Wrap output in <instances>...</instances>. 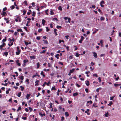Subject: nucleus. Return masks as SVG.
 I'll return each mask as SVG.
<instances>
[{
	"label": "nucleus",
	"mask_w": 121,
	"mask_h": 121,
	"mask_svg": "<svg viewBox=\"0 0 121 121\" xmlns=\"http://www.w3.org/2000/svg\"><path fill=\"white\" fill-rule=\"evenodd\" d=\"M21 51L20 49H19V46H17V51L16 52V53L17 55H19L20 54V52Z\"/></svg>",
	"instance_id": "1"
},
{
	"label": "nucleus",
	"mask_w": 121,
	"mask_h": 121,
	"mask_svg": "<svg viewBox=\"0 0 121 121\" xmlns=\"http://www.w3.org/2000/svg\"><path fill=\"white\" fill-rule=\"evenodd\" d=\"M6 45V43H4L3 42L2 44L0 46V49L2 50H4V49L2 48L4 47Z\"/></svg>",
	"instance_id": "2"
},
{
	"label": "nucleus",
	"mask_w": 121,
	"mask_h": 121,
	"mask_svg": "<svg viewBox=\"0 0 121 121\" xmlns=\"http://www.w3.org/2000/svg\"><path fill=\"white\" fill-rule=\"evenodd\" d=\"M104 4V0H102L100 2V5L102 7H104V5H103L102 4Z\"/></svg>",
	"instance_id": "3"
},
{
	"label": "nucleus",
	"mask_w": 121,
	"mask_h": 121,
	"mask_svg": "<svg viewBox=\"0 0 121 121\" xmlns=\"http://www.w3.org/2000/svg\"><path fill=\"white\" fill-rule=\"evenodd\" d=\"M92 53L93 54V56L95 58H96L97 57V54L95 52H92Z\"/></svg>",
	"instance_id": "4"
},
{
	"label": "nucleus",
	"mask_w": 121,
	"mask_h": 121,
	"mask_svg": "<svg viewBox=\"0 0 121 121\" xmlns=\"http://www.w3.org/2000/svg\"><path fill=\"white\" fill-rule=\"evenodd\" d=\"M43 41L44 42V44H48V43L47 40H43Z\"/></svg>",
	"instance_id": "5"
},
{
	"label": "nucleus",
	"mask_w": 121,
	"mask_h": 121,
	"mask_svg": "<svg viewBox=\"0 0 121 121\" xmlns=\"http://www.w3.org/2000/svg\"><path fill=\"white\" fill-rule=\"evenodd\" d=\"M39 115L41 117H43V116H45L46 115V114L45 113L42 114L41 112H39Z\"/></svg>",
	"instance_id": "6"
},
{
	"label": "nucleus",
	"mask_w": 121,
	"mask_h": 121,
	"mask_svg": "<svg viewBox=\"0 0 121 121\" xmlns=\"http://www.w3.org/2000/svg\"><path fill=\"white\" fill-rule=\"evenodd\" d=\"M30 57L31 60L35 59V56H30Z\"/></svg>",
	"instance_id": "7"
},
{
	"label": "nucleus",
	"mask_w": 121,
	"mask_h": 121,
	"mask_svg": "<svg viewBox=\"0 0 121 121\" xmlns=\"http://www.w3.org/2000/svg\"><path fill=\"white\" fill-rule=\"evenodd\" d=\"M57 31V29H55L54 30V32L55 33V35L56 36L57 35V33L56 31Z\"/></svg>",
	"instance_id": "8"
},
{
	"label": "nucleus",
	"mask_w": 121,
	"mask_h": 121,
	"mask_svg": "<svg viewBox=\"0 0 121 121\" xmlns=\"http://www.w3.org/2000/svg\"><path fill=\"white\" fill-rule=\"evenodd\" d=\"M40 74L41 75H42L43 77H44L45 76V75L44 74V72L43 71H41Z\"/></svg>",
	"instance_id": "9"
},
{
	"label": "nucleus",
	"mask_w": 121,
	"mask_h": 121,
	"mask_svg": "<svg viewBox=\"0 0 121 121\" xmlns=\"http://www.w3.org/2000/svg\"><path fill=\"white\" fill-rule=\"evenodd\" d=\"M86 85L87 86H88L90 85L89 82V81L87 80L86 82Z\"/></svg>",
	"instance_id": "10"
},
{
	"label": "nucleus",
	"mask_w": 121,
	"mask_h": 121,
	"mask_svg": "<svg viewBox=\"0 0 121 121\" xmlns=\"http://www.w3.org/2000/svg\"><path fill=\"white\" fill-rule=\"evenodd\" d=\"M46 22L45 21L44 19H43L42 20V23L43 26L45 24Z\"/></svg>",
	"instance_id": "11"
},
{
	"label": "nucleus",
	"mask_w": 121,
	"mask_h": 121,
	"mask_svg": "<svg viewBox=\"0 0 121 121\" xmlns=\"http://www.w3.org/2000/svg\"><path fill=\"white\" fill-rule=\"evenodd\" d=\"M9 41H10V42H11L12 41H13V42H14L15 40V39L14 38H13L12 39H10V38H9Z\"/></svg>",
	"instance_id": "12"
},
{
	"label": "nucleus",
	"mask_w": 121,
	"mask_h": 121,
	"mask_svg": "<svg viewBox=\"0 0 121 121\" xmlns=\"http://www.w3.org/2000/svg\"><path fill=\"white\" fill-rule=\"evenodd\" d=\"M30 95H31V94H27V95H26V98H27V99H29V97L30 96Z\"/></svg>",
	"instance_id": "13"
},
{
	"label": "nucleus",
	"mask_w": 121,
	"mask_h": 121,
	"mask_svg": "<svg viewBox=\"0 0 121 121\" xmlns=\"http://www.w3.org/2000/svg\"><path fill=\"white\" fill-rule=\"evenodd\" d=\"M74 70L75 69L74 68H73L72 69L70 70V73H72L74 72Z\"/></svg>",
	"instance_id": "14"
},
{
	"label": "nucleus",
	"mask_w": 121,
	"mask_h": 121,
	"mask_svg": "<svg viewBox=\"0 0 121 121\" xmlns=\"http://www.w3.org/2000/svg\"><path fill=\"white\" fill-rule=\"evenodd\" d=\"M78 95V93L77 92H76L75 93H74L73 94V96L75 97L77 95Z\"/></svg>",
	"instance_id": "15"
},
{
	"label": "nucleus",
	"mask_w": 121,
	"mask_h": 121,
	"mask_svg": "<svg viewBox=\"0 0 121 121\" xmlns=\"http://www.w3.org/2000/svg\"><path fill=\"white\" fill-rule=\"evenodd\" d=\"M28 61V60H24L23 61V63L24 64H25Z\"/></svg>",
	"instance_id": "16"
},
{
	"label": "nucleus",
	"mask_w": 121,
	"mask_h": 121,
	"mask_svg": "<svg viewBox=\"0 0 121 121\" xmlns=\"http://www.w3.org/2000/svg\"><path fill=\"white\" fill-rule=\"evenodd\" d=\"M19 78L20 79L23 80L24 79V76H23L22 75L19 77Z\"/></svg>",
	"instance_id": "17"
},
{
	"label": "nucleus",
	"mask_w": 121,
	"mask_h": 121,
	"mask_svg": "<svg viewBox=\"0 0 121 121\" xmlns=\"http://www.w3.org/2000/svg\"><path fill=\"white\" fill-rule=\"evenodd\" d=\"M65 115L66 116V117H68L69 116V114L67 112H65Z\"/></svg>",
	"instance_id": "18"
},
{
	"label": "nucleus",
	"mask_w": 121,
	"mask_h": 121,
	"mask_svg": "<svg viewBox=\"0 0 121 121\" xmlns=\"http://www.w3.org/2000/svg\"><path fill=\"white\" fill-rule=\"evenodd\" d=\"M108 112H107L105 113V114H104V115L106 117H108Z\"/></svg>",
	"instance_id": "19"
},
{
	"label": "nucleus",
	"mask_w": 121,
	"mask_h": 121,
	"mask_svg": "<svg viewBox=\"0 0 121 121\" xmlns=\"http://www.w3.org/2000/svg\"><path fill=\"white\" fill-rule=\"evenodd\" d=\"M15 8V7L13 5L10 7V8L11 9V10L13 9H14Z\"/></svg>",
	"instance_id": "20"
},
{
	"label": "nucleus",
	"mask_w": 121,
	"mask_h": 121,
	"mask_svg": "<svg viewBox=\"0 0 121 121\" xmlns=\"http://www.w3.org/2000/svg\"><path fill=\"white\" fill-rule=\"evenodd\" d=\"M4 55L6 56H7L8 55V52H5L4 53Z\"/></svg>",
	"instance_id": "21"
},
{
	"label": "nucleus",
	"mask_w": 121,
	"mask_h": 121,
	"mask_svg": "<svg viewBox=\"0 0 121 121\" xmlns=\"http://www.w3.org/2000/svg\"><path fill=\"white\" fill-rule=\"evenodd\" d=\"M59 56L60 55L59 54H57L55 56V57L57 59H58L59 58V57L58 56Z\"/></svg>",
	"instance_id": "22"
},
{
	"label": "nucleus",
	"mask_w": 121,
	"mask_h": 121,
	"mask_svg": "<svg viewBox=\"0 0 121 121\" xmlns=\"http://www.w3.org/2000/svg\"><path fill=\"white\" fill-rule=\"evenodd\" d=\"M17 31L18 32H22L23 31L21 29H19L17 30Z\"/></svg>",
	"instance_id": "23"
},
{
	"label": "nucleus",
	"mask_w": 121,
	"mask_h": 121,
	"mask_svg": "<svg viewBox=\"0 0 121 121\" xmlns=\"http://www.w3.org/2000/svg\"><path fill=\"white\" fill-rule=\"evenodd\" d=\"M5 38L3 40H2V42H5L6 41V37H5Z\"/></svg>",
	"instance_id": "24"
},
{
	"label": "nucleus",
	"mask_w": 121,
	"mask_h": 121,
	"mask_svg": "<svg viewBox=\"0 0 121 121\" xmlns=\"http://www.w3.org/2000/svg\"><path fill=\"white\" fill-rule=\"evenodd\" d=\"M21 94L22 93L21 92H19L17 95V96L19 97H20L21 95Z\"/></svg>",
	"instance_id": "25"
},
{
	"label": "nucleus",
	"mask_w": 121,
	"mask_h": 121,
	"mask_svg": "<svg viewBox=\"0 0 121 121\" xmlns=\"http://www.w3.org/2000/svg\"><path fill=\"white\" fill-rule=\"evenodd\" d=\"M113 103L112 102L110 101L109 103V104H108V105L111 106V105Z\"/></svg>",
	"instance_id": "26"
},
{
	"label": "nucleus",
	"mask_w": 121,
	"mask_h": 121,
	"mask_svg": "<svg viewBox=\"0 0 121 121\" xmlns=\"http://www.w3.org/2000/svg\"><path fill=\"white\" fill-rule=\"evenodd\" d=\"M56 28L58 29L62 28V27L61 26H57Z\"/></svg>",
	"instance_id": "27"
},
{
	"label": "nucleus",
	"mask_w": 121,
	"mask_h": 121,
	"mask_svg": "<svg viewBox=\"0 0 121 121\" xmlns=\"http://www.w3.org/2000/svg\"><path fill=\"white\" fill-rule=\"evenodd\" d=\"M56 90V89L55 88V86L52 87L51 89V90Z\"/></svg>",
	"instance_id": "28"
},
{
	"label": "nucleus",
	"mask_w": 121,
	"mask_h": 121,
	"mask_svg": "<svg viewBox=\"0 0 121 121\" xmlns=\"http://www.w3.org/2000/svg\"><path fill=\"white\" fill-rule=\"evenodd\" d=\"M80 55L78 54V52L76 53L75 54V56L77 57H78Z\"/></svg>",
	"instance_id": "29"
},
{
	"label": "nucleus",
	"mask_w": 121,
	"mask_h": 121,
	"mask_svg": "<svg viewBox=\"0 0 121 121\" xmlns=\"http://www.w3.org/2000/svg\"><path fill=\"white\" fill-rule=\"evenodd\" d=\"M23 3L25 4L26 5H28L27 2L26 0H25L23 2Z\"/></svg>",
	"instance_id": "30"
},
{
	"label": "nucleus",
	"mask_w": 121,
	"mask_h": 121,
	"mask_svg": "<svg viewBox=\"0 0 121 121\" xmlns=\"http://www.w3.org/2000/svg\"><path fill=\"white\" fill-rule=\"evenodd\" d=\"M37 68H39V62L37 63Z\"/></svg>",
	"instance_id": "31"
},
{
	"label": "nucleus",
	"mask_w": 121,
	"mask_h": 121,
	"mask_svg": "<svg viewBox=\"0 0 121 121\" xmlns=\"http://www.w3.org/2000/svg\"><path fill=\"white\" fill-rule=\"evenodd\" d=\"M26 13V10H24L23 11V15H25V14Z\"/></svg>",
	"instance_id": "32"
},
{
	"label": "nucleus",
	"mask_w": 121,
	"mask_h": 121,
	"mask_svg": "<svg viewBox=\"0 0 121 121\" xmlns=\"http://www.w3.org/2000/svg\"><path fill=\"white\" fill-rule=\"evenodd\" d=\"M32 13L33 14L32 15V16L33 17L35 16V12L33 11Z\"/></svg>",
	"instance_id": "33"
},
{
	"label": "nucleus",
	"mask_w": 121,
	"mask_h": 121,
	"mask_svg": "<svg viewBox=\"0 0 121 121\" xmlns=\"http://www.w3.org/2000/svg\"><path fill=\"white\" fill-rule=\"evenodd\" d=\"M100 20L101 21H104V18L103 17H101L100 18Z\"/></svg>",
	"instance_id": "34"
},
{
	"label": "nucleus",
	"mask_w": 121,
	"mask_h": 121,
	"mask_svg": "<svg viewBox=\"0 0 121 121\" xmlns=\"http://www.w3.org/2000/svg\"><path fill=\"white\" fill-rule=\"evenodd\" d=\"M20 87L21 89V90L22 91H23L24 89V87L22 86H20Z\"/></svg>",
	"instance_id": "35"
},
{
	"label": "nucleus",
	"mask_w": 121,
	"mask_h": 121,
	"mask_svg": "<svg viewBox=\"0 0 121 121\" xmlns=\"http://www.w3.org/2000/svg\"><path fill=\"white\" fill-rule=\"evenodd\" d=\"M58 9L60 10H62V9L61 7L60 6L58 8Z\"/></svg>",
	"instance_id": "36"
},
{
	"label": "nucleus",
	"mask_w": 121,
	"mask_h": 121,
	"mask_svg": "<svg viewBox=\"0 0 121 121\" xmlns=\"http://www.w3.org/2000/svg\"><path fill=\"white\" fill-rule=\"evenodd\" d=\"M93 106L95 108L97 107L98 106H96V104L94 103L93 105Z\"/></svg>",
	"instance_id": "37"
},
{
	"label": "nucleus",
	"mask_w": 121,
	"mask_h": 121,
	"mask_svg": "<svg viewBox=\"0 0 121 121\" xmlns=\"http://www.w3.org/2000/svg\"><path fill=\"white\" fill-rule=\"evenodd\" d=\"M46 51V50H43L42 52H40V53H44Z\"/></svg>",
	"instance_id": "38"
},
{
	"label": "nucleus",
	"mask_w": 121,
	"mask_h": 121,
	"mask_svg": "<svg viewBox=\"0 0 121 121\" xmlns=\"http://www.w3.org/2000/svg\"><path fill=\"white\" fill-rule=\"evenodd\" d=\"M76 85V86H77L78 87H80V86L77 83H76L75 84Z\"/></svg>",
	"instance_id": "39"
},
{
	"label": "nucleus",
	"mask_w": 121,
	"mask_h": 121,
	"mask_svg": "<svg viewBox=\"0 0 121 121\" xmlns=\"http://www.w3.org/2000/svg\"><path fill=\"white\" fill-rule=\"evenodd\" d=\"M55 117V116L54 115H53L52 116V117L51 119V120L52 121H54V118Z\"/></svg>",
	"instance_id": "40"
},
{
	"label": "nucleus",
	"mask_w": 121,
	"mask_h": 121,
	"mask_svg": "<svg viewBox=\"0 0 121 121\" xmlns=\"http://www.w3.org/2000/svg\"><path fill=\"white\" fill-rule=\"evenodd\" d=\"M90 103V104H91L92 103V101L90 100V101H87V103Z\"/></svg>",
	"instance_id": "41"
},
{
	"label": "nucleus",
	"mask_w": 121,
	"mask_h": 121,
	"mask_svg": "<svg viewBox=\"0 0 121 121\" xmlns=\"http://www.w3.org/2000/svg\"><path fill=\"white\" fill-rule=\"evenodd\" d=\"M8 32H11L12 33H13L14 32V31L13 30H10L9 29V30H8Z\"/></svg>",
	"instance_id": "42"
},
{
	"label": "nucleus",
	"mask_w": 121,
	"mask_h": 121,
	"mask_svg": "<svg viewBox=\"0 0 121 121\" xmlns=\"http://www.w3.org/2000/svg\"><path fill=\"white\" fill-rule=\"evenodd\" d=\"M13 44V42L11 43L10 44L9 43L8 44V45L10 47L11 46H12Z\"/></svg>",
	"instance_id": "43"
},
{
	"label": "nucleus",
	"mask_w": 121,
	"mask_h": 121,
	"mask_svg": "<svg viewBox=\"0 0 121 121\" xmlns=\"http://www.w3.org/2000/svg\"><path fill=\"white\" fill-rule=\"evenodd\" d=\"M114 85L115 87H117V86H118V84L115 83L114 84Z\"/></svg>",
	"instance_id": "44"
},
{
	"label": "nucleus",
	"mask_w": 121,
	"mask_h": 121,
	"mask_svg": "<svg viewBox=\"0 0 121 121\" xmlns=\"http://www.w3.org/2000/svg\"><path fill=\"white\" fill-rule=\"evenodd\" d=\"M61 42H64V41L63 40H60L59 41V43H60Z\"/></svg>",
	"instance_id": "45"
},
{
	"label": "nucleus",
	"mask_w": 121,
	"mask_h": 121,
	"mask_svg": "<svg viewBox=\"0 0 121 121\" xmlns=\"http://www.w3.org/2000/svg\"><path fill=\"white\" fill-rule=\"evenodd\" d=\"M90 8H92L93 9H95V5H92V6L91 7H90Z\"/></svg>",
	"instance_id": "46"
},
{
	"label": "nucleus",
	"mask_w": 121,
	"mask_h": 121,
	"mask_svg": "<svg viewBox=\"0 0 121 121\" xmlns=\"http://www.w3.org/2000/svg\"><path fill=\"white\" fill-rule=\"evenodd\" d=\"M54 13L53 12L52 10L50 11V14L51 15H53L54 14Z\"/></svg>",
	"instance_id": "47"
},
{
	"label": "nucleus",
	"mask_w": 121,
	"mask_h": 121,
	"mask_svg": "<svg viewBox=\"0 0 121 121\" xmlns=\"http://www.w3.org/2000/svg\"><path fill=\"white\" fill-rule=\"evenodd\" d=\"M29 110L30 111V112H31L32 111L33 109L30 107H29Z\"/></svg>",
	"instance_id": "48"
},
{
	"label": "nucleus",
	"mask_w": 121,
	"mask_h": 121,
	"mask_svg": "<svg viewBox=\"0 0 121 121\" xmlns=\"http://www.w3.org/2000/svg\"><path fill=\"white\" fill-rule=\"evenodd\" d=\"M93 76L94 77L95 76L96 77H97L98 76L97 74L96 73H95V74H94L93 75Z\"/></svg>",
	"instance_id": "49"
},
{
	"label": "nucleus",
	"mask_w": 121,
	"mask_h": 121,
	"mask_svg": "<svg viewBox=\"0 0 121 121\" xmlns=\"http://www.w3.org/2000/svg\"><path fill=\"white\" fill-rule=\"evenodd\" d=\"M6 13L5 12H3L2 15L3 16H5V15Z\"/></svg>",
	"instance_id": "50"
},
{
	"label": "nucleus",
	"mask_w": 121,
	"mask_h": 121,
	"mask_svg": "<svg viewBox=\"0 0 121 121\" xmlns=\"http://www.w3.org/2000/svg\"><path fill=\"white\" fill-rule=\"evenodd\" d=\"M22 119L24 120H26L27 119V117H22Z\"/></svg>",
	"instance_id": "51"
},
{
	"label": "nucleus",
	"mask_w": 121,
	"mask_h": 121,
	"mask_svg": "<svg viewBox=\"0 0 121 121\" xmlns=\"http://www.w3.org/2000/svg\"><path fill=\"white\" fill-rule=\"evenodd\" d=\"M42 30L41 29H39L38 30V32H40L42 31Z\"/></svg>",
	"instance_id": "52"
},
{
	"label": "nucleus",
	"mask_w": 121,
	"mask_h": 121,
	"mask_svg": "<svg viewBox=\"0 0 121 121\" xmlns=\"http://www.w3.org/2000/svg\"><path fill=\"white\" fill-rule=\"evenodd\" d=\"M51 84V83L50 81H49L46 84V85L47 86H49V84Z\"/></svg>",
	"instance_id": "53"
},
{
	"label": "nucleus",
	"mask_w": 121,
	"mask_h": 121,
	"mask_svg": "<svg viewBox=\"0 0 121 121\" xmlns=\"http://www.w3.org/2000/svg\"><path fill=\"white\" fill-rule=\"evenodd\" d=\"M98 80H99V82H101V79L100 77H99L98 78Z\"/></svg>",
	"instance_id": "54"
},
{
	"label": "nucleus",
	"mask_w": 121,
	"mask_h": 121,
	"mask_svg": "<svg viewBox=\"0 0 121 121\" xmlns=\"http://www.w3.org/2000/svg\"><path fill=\"white\" fill-rule=\"evenodd\" d=\"M7 84H8V83H5V84H4L3 83H2V85H4V86H7Z\"/></svg>",
	"instance_id": "55"
},
{
	"label": "nucleus",
	"mask_w": 121,
	"mask_h": 121,
	"mask_svg": "<svg viewBox=\"0 0 121 121\" xmlns=\"http://www.w3.org/2000/svg\"><path fill=\"white\" fill-rule=\"evenodd\" d=\"M7 9V8L5 7L3 9V10L4 11H5Z\"/></svg>",
	"instance_id": "56"
},
{
	"label": "nucleus",
	"mask_w": 121,
	"mask_h": 121,
	"mask_svg": "<svg viewBox=\"0 0 121 121\" xmlns=\"http://www.w3.org/2000/svg\"><path fill=\"white\" fill-rule=\"evenodd\" d=\"M36 39L38 40H40V38L39 36H37L36 38Z\"/></svg>",
	"instance_id": "57"
},
{
	"label": "nucleus",
	"mask_w": 121,
	"mask_h": 121,
	"mask_svg": "<svg viewBox=\"0 0 121 121\" xmlns=\"http://www.w3.org/2000/svg\"><path fill=\"white\" fill-rule=\"evenodd\" d=\"M85 91L86 93H88V89L87 88H86Z\"/></svg>",
	"instance_id": "58"
},
{
	"label": "nucleus",
	"mask_w": 121,
	"mask_h": 121,
	"mask_svg": "<svg viewBox=\"0 0 121 121\" xmlns=\"http://www.w3.org/2000/svg\"><path fill=\"white\" fill-rule=\"evenodd\" d=\"M46 30L47 32H48L49 30V29L48 28V27H46Z\"/></svg>",
	"instance_id": "59"
},
{
	"label": "nucleus",
	"mask_w": 121,
	"mask_h": 121,
	"mask_svg": "<svg viewBox=\"0 0 121 121\" xmlns=\"http://www.w3.org/2000/svg\"><path fill=\"white\" fill-rule=\"evenodd\" d=\"M114 96L111 97L110 98V100H112L114 99Z\"/></svg>",
	"instance_id": "60"
},
{
	"label": "nucleus",
	"mask_w": 121,
	"mask_h": 121,
	"mask_svg": "<svg viewBox=\"0 0 121 121\" xmlns=\"http://www.w3.org/2000/svg\"><path fill=\"white\" fill-rule=\"evenodd\" d=\"M24 28V29H25V30L26 31H27V27H26V26H24L23 27Z\"/></svg>",
	"instance_id": "61"
},
{
	"label": "nucleus",
	"mask_w": 121,
	"mask_h": 121,
	"mask_svg": "<svg viewBox=\"0 0 121 121\" xmlns=\"http://www.w3.org/2000/svg\"><path fill=\"white\" fill-rule=\"evenodd\" d=\"M68 22L69 23H70V21H71V19L70 18H68Z\"/></svg>",
	"instance_id": "62"
},
{
	"label": "nucleus",
	"mask_w": 121,
	"mask_h": 121,
	"mask_svg": "<svg viewBox=\"0 0 121 121\" xmlns=\"http://www.w3.org/2000/svg\"><path fill=\"white\" fill-rule=\"evenodd\" d=\"M68 17H64V18L65 20H66L67 19H68Z\"/></svg>",
	"instance_id": "63"
},
{
	"label": "nucleus",
	"mask_w": 121,
	"mask_h": 121,
	"mask_svg": "<svg viewBox=\"0 0 121 121\" xmlns=\"http://www.w3.org/2000/svg\"><path fill=\"white\" fill-rule=\"evenodd\" d=\"M24 43L26 45V46H27L28 44V42H26V41H25Z\"/></svg>",
	"instance_id": "64"
}]
</instances>
